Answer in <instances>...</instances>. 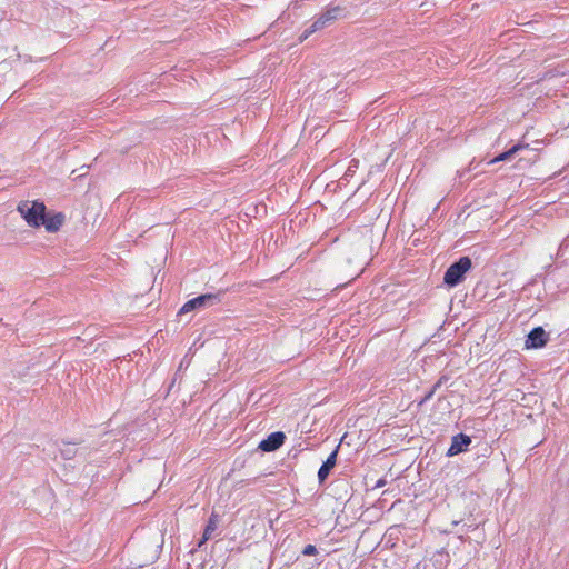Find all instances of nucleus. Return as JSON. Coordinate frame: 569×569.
<instances>
[{"instance_id":"nucleus-18","label":"nucleus","mask_w":569,"mask_h":569,"mask_svg":"<svg viewBox=\"0 0 569 569\" xmlns=\"http://www.w3.org/2000/svg\"><path fill=\"white\" fill-rule=\"evenodd\" d=\"M211 537L207 536L206 533L202 535V538L199 540L197 547L201 548Z\"/></svg>"},{"instance_id":"nucleus-8","label":"nucleus","mask_w":569,"mask_h":569,"mask_svg":"<svg viewBox=\"0 0 569 569\" xmlns=\"http://www.w3.org/2000/svg\"><path fill=\"white\" fill-rule=\"evenodd\" d=\"M338 447L328 456L318 470V480L323 483L337 463Z\"/></svg>"},{"instance_id":"nucleus-7","label":"nucleus","mask_w":569,"mask_h":569,"mask_svg":"<svg viewBox=\"0 0 569 569\" xmlns=\"http://www.w3.org/2000/svg\"><path fill=\"white\" fill-rule=\"evenodd\" d=\"M471 438L465 433H458L452 437L451 445L447 451L448 457L457 456L468 449Z\"/></svg>"},{"instance_id":"nucleus-3","label":"nucleus","mask_w":569,"mask_h":569,"mask_svg":"<svg viewBox=\"0 0 569 569\" xmlns=\"http://www.w3.org/2000/svg\"><path fill=\"white\" fill-rule=\"evenodd\" d=\"M345 11H346L345 8H342L340 6H333V4L327 6L325 11H322L318 17H316V19L313 20V22L310 26L309 32H316V31H319V30L330 26L336 20L345 17Z\"/></svg>"},{"instance_id":"nucleus-1","label":"nucleus","mask_w":569,"mask_h":569,"mask_svg":"<svg viewBox=\"0 0 569 569\" xmlns=\"http://www.w3.org/2000/svg\"><path fill=\"white\" fill-rule=\"evenodd\" d=\"M472 261L468 256L460 257L446 270L443 283L449 288H455L465 280L466 273L471 269Z\"/></svg>"},{"instance_id":"nucleus-14","label":"nucleus","mask_w":569,"mask_h":569,"mask_svg":"<svg viewBox=\"0 0 569 569\" xmlns=\"http://www.w3.org/2000/svg\"><path fill=\"white\" fill-rule=\"evenodd\" d=\"M301 553H302L303 556H308V557H310V556H315V555H317V553H318V550H317L316 546H313V545H307V546L302 549Z\"/></svg>"},{"instance_id":"nucleus-19","label":"nucleus","mask_w":569,"mask_h":569,"mask_svg":"<svg viewBox=\"0 0 569 569\" xmlns=\"http://www.w3.org/2000/svg\"><path fill=\"white\" fill-rule=\"evenodd\" d=\"M387 481L385 479H379L376 483V488H382Z\"/></svg>"},{"instance_id":"nucleus-13","label":"nucleus","mask_w":569,"mask_h":569,"mask_svg":"<svg viewBox=\"0 0 569 569\" xmlns=\"http://www.w3.org/2000/svg\"><path fill=\"white\" fill-rule=\"evenodd\" d=\"M359 167V160L357 159H352L350 162H349V166L345 172V174L342 176V178L340 179L343 183H348L349 182V179L351 177H353L355 172L357 171Z\"/></svg>"},{"instance_id":"nucleus-11","label":"nucleus","mask_w":569,"mask_h":569,"mask_svg":"<svg viewBox=\"0 0 569 569\" xmlns=\"http://www.w3.org/2000/svg\"><path fill=\"white\" fill-rule=\"evenodd\" d=\"M528 147V144L517 143L512 146L509 150L501 152L496 158H493L489 163H497L500 161L509 160L512 156H515L520 150H523Z\"/></svg>"},{"instance_id":"nucleus-12","label":"nucleus","mask_w":569,"mask_h":569,"mask_svg":"<svg viewBox=\"0 0 569 569\" xmlns=\"http://www.w3.org/2000/svg\"><path fill=\"white\" fill-rule=\"evenodd\" d=\"M219 520H220V516L216 512H212L208 519L206 527H204L203 533L211 537L212 533L218 528Z\"/></svg>"},{"instance_id":"nucleus-10","label":"nucleus","mask_w":569,"mask_h":569,"mask_svg":"<svg viewBox=\"0 0 569 569\" xmlns=\"http://www.w3.org/2000/svg\"><path fill=\"white\" fill-rule=\"evenodd\" d=\"M59 451L64 460H71L78 453L77 443L62 441L61 445H59Z\"/></svg>"},{"instance_id":"nucleus-5","label":"nucleus","mask_w":569,"mask_h":569,"mask_svg":"<svg viewBox=\"0 0 569 569\" xmlns=\"http://www.w3.org/2000/svg\"><path fill=\"white\" fill-rule=\"evenodd\" d=\"M549 340L548 333L542 327H535L527 336L525 346L527 349H538L546 346Z\"/></svg>"},{"instance_id":"nucleus-2","label":"nucleus","mask_w":569,"mask_h":569,"mask_svg":"<svg viewBox=\"0 0 569 569\" xmlns=\"http://www.w3.org/2000/svg\"><path fill=\"white\" fill-rule=\"evenodd\" d=\"M46 209L44 203L40 201H33L31 204L29 202H22L18 206L21 216L27 223L33 228L42 227L43 218H46Z\"/></svg>"},{"instance_id":"nucleus-4","label":"nucleus","mask_w":569,"mask_h":569,"mask_svg":"<svg viewBox=\"0 0 569 569\" xmlns=\"http://www.w3.org/2000/svg\"><path fill=\"white\" fill-rule=\"evenodd\" d=\"M220 302V293H204L188 300L179 310V313H188L193 310L212 307Z\"/></svg>"},{"instance_id":"nucleus-16","label":"nucleus","mask_w":569,"mask_h":569,"mask_svg":"<svg viewBox=\"0 0 569 569\" xmlns=\"http://www.w3.org/2000/svg\"><path fill=\"white\" fill-rule=\"evenodd\" d=\"M447 380L448 378L446 376L440 377L439 380L432 386V389L437 391V389L440 388L441 385Z\"/></svg>"},{"instance_id":"nucleus-15","label":"nucleus","mask_w":569,"mask_h":569,"mask_svg":"<svg viewBox=\"0 0 569 569\" xmlns=\"http://www.w3.org/2000/svg\"><path fill=\"white\" fill-rule=\"evenodd\" d=\"M436 390H433L432 388L425 395V397L419 401V405H423L426 402H428L435 395Z\"/></svg>"},{"instance_id":"nucleus-17","label":"nucleus","mask_w":569,"mask_h":569,"mask_svg":"<svg viewBox=\"0 0 569 569\" xmlns=\"http://www.w3.org/2000/svg\"><path fill=\"white\" fill-rule=\"evenodd\" d=\"M310 31V27L307 28L303 33L300 36L299 40L300 42L305 41L310 34H312L313 32H309Z\"/></svg>"},{"instance_id":"nucleus-9","label":"nucleus","mask_w":569,"mask_h":569,"mask_svg":"<svg viewBox=\"0 0 569 569\" xmlns=\"http://www.w3.org/2000/svg\"><path fill=\"white\" fill-rule=\"evenodd\" d=\"M64 221V214L61 212L54 213L53 216H48L46 213V218H43L42 226L46 228L48 232H57Z\"/></svg>"},{"instance_id":"nucleus-6","label":"nucleus","mask_w":569,"mask_h":569,"mask_svg":"<svg viewBox=\"0 0 569 569\" xmlns=\"http://www.w3.org/2000/svg\"><path fill=\"white\" fill-rule=\"evenodd\" d=\"M284 439L286 436L282 431L272 432L259 443V449L264 452L274 451L283 445Z\"/></svg>"}]
</instances>
